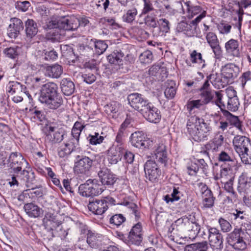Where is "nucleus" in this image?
I'll list each match as a JSON object with an SVG mask.
<instances>
[{
	"mask_svg": "<svg viewBox=\"0 0 251 251\" xmlns=\"http://www.w3.org/2000/svg\"><path fill=\"white\" fill-rule=\"evenodd\" d=\"M95 48L97 54L103 53L108 47L107 44L104 41L99 40L95 42Z\"/></svg>",
	"mask_w": 251,
	"mask_h": 251,
	"instance_id": "nucleus-51",
	"label": "nucleus"
},
{
	"mask_svg": "<svg viewBox=\"0 0 251 251\" xmlns=\"http://www.w3.org/2000/svg\"><path fill=\"white\" fill-rule=\"evenodd\" d=\"M142 240V235L130 231L128 236V242L129 244L139 245Z\"/></svg>",
	"mask_w": 251,
	"mask_h": 251,
	"instance_id": "nucleus-47",
	"label": "nucleus"
},
{
	"mask_svg": "<svg viewBox=\"0 0 251 251\" xmlns=\"http://www.w3.org/2000/svg\"><path fill=\"white\" fill-rule=\"evenodd\" d=\"M77 50L79 54L83 56L89 57L94 53L93 48L89 46L80 45Z\"/></svg>",
	"mask_w": 251,
	"mask_h": 251,
	"instance_id": "nucleus-50",
	"label": "nucleus"
},
{
	"mask_svg": "<svg viewBox=\"0 0 251 251\" xmlns=\"http://www.w3.org/2000/svg\"><path fill=\"white\" fill-rule=\"evenodd\" d=\"M93 162V159L87 156H82L75 163V172L81 174L88 173L92 166Z\"/></svg>",
	"mask_w": 251,
	"mask_h": 251,
	"instance_id": "nucleus-12",
	"label": "nucleus"
},
{
	"mask_svg": "<svg viewBox=\"0 0 251 251\" xmlns=\"http://www.w3.org/2000/svg\"><path fill=\"white\" fill-rule=\"evenodd\" d=\"M82 131L72 128V138L70 139L71 142L74 143V144L78 146L79 136Z\"/></svg>",
	"mask_w": 251,
	"mask_h": 251,
	"instance_id": "nucleus-59",
	"label": "nucleus"
},
{
	"mask_svg": "<svg viewBox=\"0 0 251 251\" xmlns=\"http://www.w3.org/2000/svg\"><path fill=\"white\" fill-rule=\"evenodd\" d=\"M6 88V91L8 93L9 97L10 95L13 96V95L17 94V93H21L26 94L29 99H32L31 96L28 93L26 94L25 91L26 87L25 86L18 82H10L7 85Z\"/></svg>",
	"mask_w": 251,
	"mask_h": 251,
	"instance_id": "nucleus-21",
	"label": "nucleus"
},
{
	"mask_svg": "<svg viewBox=\"0 0 251 251\" xmlns=\"http://www.w3.org/2000/svg\"><path fill=\"white\" fill-rule=\"evenodd\" d=\"M19 48L17 46L15 47H9L3 50L4 54L9 58L11 59H15L19 55Z\"/></svg>",
	"mask_w": 251,
	"mask_h": 251,
	"instance_id": "nucleus-49",
	"label": "nucleus"
},
{
	"mask_svg": "<svg viewBox=\"0 0 251 251\" xmlns=\"http://www.w3.org/2000/svg\"><path fill=\"white\" fill-rule=\"evenodd\" d=\"M245 233L241 228H235L228 235L227 242L234 249L237 251L243 250L247 247L244 241Z\"/></svg>",
	"mask_w": 251,
	"mask_h": 251,
	"instance_id": "nucleus-6",
	"label": "nucleus"
},
{
	"mask_svg": "<svg viewBox=\"0 0 251 251\" xmlns=\"http://www.w3.org/2000/svg\"><path fill=\"white\" fill-rule=\"evenodd\" d=\"M186 128L189 135L197 142L207 140L212 130L209 124L196 116H192L188 118Z\"/></svg>",
	"mask_w": 251,
	"mask_h": 251,
	"instance_id": "nucleus-2",
	"label": "nucleus"
},
{
	"mask_svg": "<svg viewBox=\"0 0 251 251\" xmlns=\"http://www.w3.org/2000/svg\"><path fill=\"white\" fill-rule=\"evenodd\" d=\"M121 204L126 206L131 211V213L134 215L135 219L136 220H139L140 214L138 207L136 204L132 201L124 200V201L121 202Z\"/></svg>",
	"mask_w": 251,
	"mask_h": 251,
	"instance_id": "nucleus-37",
	"label": "nucleus"
},
{
	"mask_svg": "<svg viewBox=\"0 0 251 251\" xmlns=\"http://www.w3.org/2000/svg\"><path fill=\"white\" fill-rule=\"evenodd\" d=\"M219 223L221 226V230L225 232L229 231L231 229L230 224L223 218H220Z\"/></svg>",
	"mask_w": 251,
	"mask_h": 251,
	"instance_id": "nucleus-61",
	"label": "nucleus"
},
{
	"mask_svg": "<svg viewBox=\"0 0 251 251\" xmlns=\"http://www.w3.org/2000/svg\"><path fill=\"white\" fill-rule=\"evenodd\" d=\"M64 133L62 130H57L54 133H49L46 137V141L51 144L60 143L63 139Z\"/></svg>",
	"mask_w": 251,
	"mask_h": 251,
	"instance_id": "nucleus-35",
	"label": "nucleus"
},
{
	"mask_svg": "<svg viewBox=\"0 0 251 251\" xmlns=\"http://www.w3.org/2000/svg\"><path fill=\"white\" fill-rule=\"evenodd\" d=\"M145 23L148 26L155 28L157 27V22L156 18L151 15H147L144 19Z\"/></svg>",
	"mask_w": 251,
	"mask_h": 251,
	"instance_id": "nucleus-60",
	"label": "nucleus"
},
{
	"mask_svg": "<svg viewBox=\"0 0 251 251\" xmlns=\"http://www.w3.org/2000/svg\"><path fill=\"white\" fill-rule=\"evenodd\" d=\"M120 104L116 101H113L104 106V111L108 114L116 113L118 111Z\"/></svg>",
	"mask_w": 251,
	"mask_h": 251,
	"instance_id": "nucleus-52",
	"label": "nucleus"
},
{
	"mask_svg": "<svg viewBox=\"0 0 251 251\" xmlns=\"http://www.w3.org/2000/svg\"><path fill=\"white\" fill-rule=\"evenodd\" d=\"M207 249V244L205 241L187 245L184 251H206Z\"/></svg>",
	"mask_w": 251,
	"mask_h": 251,
	"instance_id": "nucleus-38",
	"label": "nucleus"
},
{
	"mask_svg": "<svg viewBox=\"0 0 251 251\" xmlns=\"http://www.w3.org/2000/svg\"><path fill=\"white\" fill-rule=\"evenodd\" d=\"M63 72L62 66L58 64H54L52 65L48 66L45 68V75L46 76L52 78H59Z\"/></svg>",
	"mask_w": 251,
	"mask_h": 251,
	"instance_id": "nucleus-23",
	"label": "nucleus"
},
{
	"mask_svg": "<svg viewBox=\"0 0 251 251\" xmlns=\"http://www.w3.org/2000/svg\"><path fill=\"white\" fill-rule=\"evenodd\" d=\"M205 105L201 100H189L187 103V109L189 111H192L195 108H199L201 106Z\"/></svg>",
	"mask_w": 251,
	"mask_h": 251,
	"instance_id": "nucleus-54",
	"label": "nucleus"
},
{
	"mask_svg": "<svg viewBox=\"0 0 251 251\" xmlns=\"http://www.w3.org/2000/svg\"><path fill=\"white\" fill-rule=\"evenodd\" d=\"M166 69L159 65H152L148 70V75L150 76L155 77V79H162L166 76Z\"/></svg>",
	"mask_w": 251,
	"mask_h": 251,
	"instance_id": "nucleus-26",
	"label": "nucleus"
},
{
	"mask_svg": "<svg viewBox=\"0 0 251 251\" xmlns=\"http://www.w3.org/2000/svg\"><path fill=\"white\" fill-rule=\"evenodd\" d=\"M24 209L26 213L32 218L39 217L43 212L42 208L32 202L25 204Z\"/></svg>",
	"mask_w": 251,
	"mask_h": 251,
	"instance_id": "nucleus-29",
	"label": "nucleus"
},
{
	"mask_svg": "<svg viewBox=\"0 0 251 251\" xmlns=\"http://www.w3.org/2000/svg\"><path fill=\"white\" fill-rule=\"evenodd\" d=\"M208 240L210 246L217 250L223 248V238L219 230L215 227H208Z\"/></svg>",
	"mask_w": 251,
	"mask_h": 251,
	"instance_id": "nucleus-8",
	"label": "nucleus"
},
{
	"mask_svg": "<svg viewBox=\"0 0 251 251\" xmlns=\"http://www.w3.org/2000/svg\"><path fill=\"white\" fill-rule=\"evenodd\" d=\"M127 100L131 107L141 113L148 121L154 123L159 122L161 117L160 110L141 94H130Z\"/></svg>",
	"mask_w": 251,
	"mask_h": 251,
	"instance_id": "nucleus-1",
	"label": "nucleus"
},
{
	"mask_svg": "<svg viewBox=\"0 0 251 251\" xmlns=\"http://www.w3.org/2000/svg\"><path fill=\"white\" fill-rule=\"evenodd\" d=\"M82 77L84 81L89 84L93 83L96 79V75L93 73L89 72H87L82 75Z\"/></svg>",
	"mask_w": 251,
	"mask_h": 251,
	"instance_id": "nucleus-63",
	"label": "nucleus"
},
{
	"mask_svg": "<svg viewBox=\"0 0 251 251\" xmlns=\"http://www.w3.org/2000/svg\"><path fill=\"white\" fill-rule=\"evenodd\" d=\"M219 160L222 162H226L227 164L226 166H235L237 162L233 158L231 157L226 152L222 151L219 154L218 157Z\"/></svg>",
	"mask_w": 251,
	"mask_h": 251,
	"instance_id": "nucleus-42",
	"label": "nucleus"
},
{
	"mask_svg": "<svg viewBox=\"0 0 251 251\" xmlns=\"http://www.w3.org/2000/svg\"><path fill=\"white\" fill-rule=\"evenodd\" d=\"M212 84L218 89L224 88L228 84H230L229 82L226 79H222L217 74H211L207 76Z\"/></svg>",
	"mask_w": 251,
	"mask_h": 251,
	"instance_id": "nucleus-33",
	"label": "nucleus"
},
{
	"mask_svg": "<svg viewBox=\"0 0 251 251\" xmlns=\"http://www.w3.org/2000/svg\"><path fill=\"white\" fill-rule=\"evenodd\" d=\"M215 95L217 98L215 101L216 104L220 108L222 111L225 112L226 115H231V114L227 110H226V103L228 100L227 98V94H226V96H223L221 92H216Z\"/></svg>",
	"mask_w": 251,
	"mask_h": 251,
	"instance_id": "nucleus-31",
	"label": "nucleus"
},
{
	"mask_svg": "<svg viewBox=\"0 0 251 251\" xmlns=\"http://www.w3.org/2000/svg\"><path fill=\"white\" fill-rule=\"evenodd\" d=\"M201 100L205 105L209 103L213 99L215 91L212 90L200 91Z\"/></svg>",
	"mask_w": 251,
	"mask_h": 251,
	"instance_id": "nucleus-41",
	"label": "nucleus"
},
{
	"mask_svg": "<svg viewBox=\"0 0 251 251\" xmlns=\"http://www.w3.org/2000/svg\"><path fill=\"white\" fill-rule=\"evenodd\" d=\"M240 72L239 67L233 63H228L221 68V75L225 79L232 83Z\"/></svg>",
	"mask_w": 251,
	"mask_h": 251,
	"instance_id": "nucleus-9",
	"label": "nucleus"
},
{
	"mask_svg": "<svg viewBox=\"0 0 251 251\" xmlns=\"http://www.w3.org/2000/svg\"><path fill=\"white\" fill-rule=\"evenodd\" d=\"M46 218L48 221L47 223V228L50 231H52L61 224V222L57 220L55 217L50 213L48 214Z\"/></svg>",
	"mask_w": 251,
	"mask_h": 251,
	"instance_id": "nucleus-40",
	"label": "nucleus"
},
{
	"mask_svg": "<svg viewBox=\"0 0 251 251\" xmlns=\"http://www.w3.org/2000/svg\"><path fill=\"white\" fill-rule=\"evenodd\" d=\"M124 148L121 145H113L107 151V158L111 164H116L122 159Z\"/></svg>",
	"mask_w": 251,
	"mask_h": 251,
	"instance_id": "nucleus-11",
	"label": "nucleus"
},
{
	"mask_svg": "<svg viewBox=\"0 0 251 251\" xmlns=\"http://www.w3.org/2000/svg\"><path fill=\"white\" fill-rule=\"evenodd\" d=\"M98 176L100 178L102 184L101 185L102 186L103 185H112L116 180V177L115 176V175L107 169L99 171Z\"/></svg>",
	"mask_w": 251,
	"mask_h": 251,
	"instance_id": "nucleus-24",
	"label": "nucleus"
},
{
	"mask_svg": "<svg viewBox=\"0 0 251 251\" xmlns=\"http://www.w3.org/2000/svg\"><path fill=\"white\" fill-rule=\"evenodd\" d=\"M225 49L226 53L233 57H240L241 53L237 40L233 39L229 40L225 44Z\"/></svg>",
	"mask_w": 251,
	"mask_h": 251,
	"instance_id": "nucleus-25",
	"label": "nucleus"
},
{
	"mask_svg": "<svg viewBox=\"0 0 251 251\" xmlns=\"http://www.w3.org/2000/svg\"><path fill=\"white\" fill-rule=\"evenodd\" d=\"M224 136L223 133L221 131H218L215 133L214 137L213 139L212 143H209L205 145V148L206 151L205 152L208 154L209 152H214L218 150L219 147L222 146L224 142Z\"/></svg>",
	"mask_w": 251,
	"mask_h": 251,
	"instance_id": "nucleus-17",
	"label": "nucleus"
},
{
	"mask_svg": "<svg viewBox=\"0 0 251 251\" xmlns=\"http://www.w3.org/2000/svg\"><path fill=\"white\" fill-rule=\"evenodd\" d=\"M87 243L92 248H96L98 246V239L92 232H88L87 233Z\"/></svg>",
	"mask_w": 251,
	"mask_h": 251,
	"instance_id": "nucleus-55",
	"label": "nucleus"
},
{
	"mask_svg": "<svg viewBox=\"0 0 251 251\" xmlns=\"http://www.w3.org/2000/svg\"><path fill=\"white\" fill-rule=\"evenodd\" d=\"M241 85L244 88L249 81H251V71H248L244 72L240 78Z\"/></svg>",
	"mask_w": 251,
	"mask_h": 251,
	"instance_id": "nucleus-64",
	"label": "nucleus"
},
{
	"mask_svg": "<svg viewBox=\"0 0 251 251\" xmlns=\"http://www.w3.org/2000/svg\"><path fill=\"white\" fill-rule=\"evenodd\" d=\"M208 169V166L203 159H198L195 162H192L187 167L188 173L191 176L196 175L200 170L206 175L207 173Z\"/></svg>",
	"mask_w": 251,
	"mask_h": 251,
	"instance_id": "nucleus-18",
	"label": "nucleus"
},
{
	"mask_svg": "<svg viewBox=\"0 0 251 251\" xmlns=\"http://www.w3.org/2000/svg\"><path fill=\"white\" fill-rule=\"evenodd\" d=\"M146 137L145 135L141 131L133 133L130 137V141L132 146L141 149L142 148L143 141Z\"/></svg>",
	"mask_w": 251,
	"mask_h": 251,
	"instance_id": "nucleus-30",
	"label": "nucleus"
},
{
	"mask_svg": "<svg viewBox=\"0 0 251 251\" xmlns=\"http://www.w3.org/2000/svg\"><path fill=\"white\" fill-rule=\"evenodd\" d=\"M251 185V177L248 178L244 175L240 176L238 179V190L239 192L245 191L248 189Z\"/></svg>",
	"mask_w": 251,
	"mask_h": 251,
	"instance_id": "nucleus-36",
	"label": "nucleus"
},
{
	"mask_svg": "<svg viewBox=\"0 0 251 251\" xmlns=\"http://www.w3.org/2000/svg\"><path fill=\"white\" fill-rule=\"evenodd\" d=\"M137 15V9L135 7H132L127 11L126 14L123 16V18L124 21L127 23H131L135 19Z\"/></svg>",
	"mask_w": 251,
	"mask_h": 251,
	"instance_id": "nucleus-46",
	"label": "nucleus"
},
{
	"mask_svg": "<svg viewBox=\"0 0 251 251\" xmlns=\"http://www.w3.org/2000/svg\"><path fill=\"white\" fill-rule=\"evenodd\" d=\"M228 100L226 103V109L231 111L238 110L239 102L236 95V91L232 88H227L226 91Z\"/></svg>",
	"mask_w": 251,
	"mask_h": 251,
	"instance_id": "nucleus-16",
	"label": "nucleus"
},
{
	"mask_svg": "<svg viewBox=\"0 0 251 251\" xmlns=\"http://www.w3.org/2000/svg\"><path fill=\"white\" fill-rule=\"evenodd\" d=\"M176 94V84L174 81H170L164 91L165 97L169 99H173Z\"/></svg>",
	"mask_w": 251,
	"mask_h": 251,
	"instance_id": "nucleus-43",
	"label": "nucleus"
},
{
	"mask_svg": "<svg viewBox=\"0 0 251 251\" xmlns=\"http://www.w3.org/2000/svg\"><path fill=\"white\" fill-rule=\"evenodd\" d=\"M88 207L95 214L102 215L107 210L108 205L103 199H95L89 201Z\"/></svg>",
	"mask_w": 251,
	"mask_h": 251,
	"instance_id": "nucleus-15",
	"label": "nucleus"
},
{
	"mask_svg": "<svg viewBox=\"0 0 251 251\" xmlns=\"http://www.w3.org/2000/svg\"><path fill=\"white\" fill-rule=\"evenodd\" d=\"M60 88L62 93L66 96H70L75 91L74 82L69 78H64L60 81Z\"/></svg>",
	"mask_w": 251,
	"mask_h": 251,
	"instance_id": "nucleus-28",
	"label": "nucleus"
},
{
	"mask_svg": "<svg viewBox=\"0 0 251 251\" xmlns=\"http://www.w3.org/2000/svg\"><path fill=\"white\" fill-rule=\"evenodd\" d=\"M190 220L186 217H181L177 220H176L174 224L172 225V227L173 230H174L175 228L177 226H180V227L184 229H189V226L191 224Z\"/></svg>",
	"mask_w": 251,
	"mask_h": 251,
	"instance_id": "nucleus-39",
	"label": "nucleus"
},
{
	"mask_svg": "<svg viewBox=\"0 0 251 251\" xmlns=\"http://www.w3.org/2000/svg\"><path fill=\"white\" fill-rule=\"evenodd\" d=\"M234 180L222 181V183L224 184L225 190L231 194L233 198H236V194L233 189V182Z\"/></svg>",
	"mask_w": 251,
	"mask_h": 251,
	"instance_id": "nucleus-56",
	"label": "nucleus"
},
{
	"mask_svg": "<svg viewBox=\"0 0 251 251\" xmlns=\"http://www.w3.org/2000/svg\"><path fill=\"white\" fill-rule=\"evenodd\" d=\"M153 153L156 161L164 166H166L168 161L166 146L162 143L158 144L154 147Z\"/></svg>",
	"mask_w": 251,
	"mask_h": 251,
	"instance_id": "nucleus-20",
	"label": "nucleus"
},
{
	"mask_svg": "<svg viewBox=\"0 0 251 251\" xmlns=\"http://www.w3.org/2000/svg\"><path fill=\"white\" fill-rule=\"evenodd\" d=\"M9 163L13 171H21L22 167L27 165L28 162L22 155L18 152H12L9 157Z\"/></svg>",
	"mask_w": 251,
	"mask_h": 251,
	"instance_id": "nucleus-13",
	"label": "nucleus"
},
{
	"mask_svg": "<svg viewBox=\"0 0 251 251\" xmlns=\"http://www.w3.org/2000/svg\"><path fill=\"white\" fill-rule=\"evenodd\" d=\"M90 144L93 145H96L101 143L104 140V137L99 134V133L95 132L93 134H90L88 137Z\"/></svg>",
	"mask_w": 251,
	"mask_h": 251,
	"instance_id": "nucleus-48",
	"label": "nucleus"
},
{
	"mask_svg": "<svg viewBox=\"0 0 251 251\" xmlns=\"http://www.w3.org/2000/svg\"><path fill=\"white\" fill-rule=\"evenodd\" d=\"M234 148L239 155L247 154L249 148L251 146L249 138L244 136L237 135L233 140Z\"/></svg>",
	"mask_w": 251,
	"mask_h": 251,
	"instance_id": "nucleus-7",
	"label": "nucleus"
},
{
	"mask_svg": "<svg viewBox=\"0 0 251 251\" xmlns=\"http://www.w3.org/2000/svg\"><path fill=\"white\" fill-rule=\"evenodd\" d=\"M153 57L151 51L149 50H146L140 54L139 59L141 63L148 64L152 61Z\"/></svg>",
	"mask_w": 251,
	"mask_h": 251,
	"instance_id": "nucleus-45",
	"label": "nucleus"
},
{
	"mask_svg": "<svg viewBox=\"0 0 251 251\" xmlns=\"http://www.w3.org/2000/svg\"><path fill=\"white\" fill-rule=\"evenodd\" d=\"M78 25L77 20L75 17L66 18H52L46 25L48 29H59L64 30H75Z\"/></svg>",
	"mask_w": 251,
	"mask_h": 251,
	"instance_id": "nucleus-4",
	"label": "nucleus"
},
{
	"mask_svg": "<svg viewBox=\"0 0 251 251\" xmlns=\"http://www.w3.org/2000/svg\"><path fill=\"white\" fill-rule=\"evenodd\" d=\"M77 146L68 140L58 148V154L62 158L66 157L70 154Z\"/></svg>",
	"mask_w": 251,
	"mask_h": 251,
	"instance_id": "nucleus-27",
	"label": "nucleus"
},
{
	"mask_svg": "<svg viewBox=\"0 0 251 251\" xmlns=\"http://www.w3.org/2000/svg\"><path fill=\"white\" fill-rule=\"evenodd\" d=\"M236 166L225 165L220 170L219 176L217 175V177L220 178L221 181L226 180H234L235 178V170Z\"/></svg>",
	"mask_w": 251,
	"mask_h": 251,
	"instance_id": "nucleus-22",
	"label": "nucleus"
},
{
	"mask_svg": "<svg viewBox=\"0 0 251 251\" xmlns=\"http://www.w3.org/2000/svg\"><path fill=\"white\" fill-rule=\"evenodd\" d=\"M183 14L187 13L188 17H193L197 14L203 13L206 11L199 5H194L190 1L184 2L181 5Z\"/></svg>",
	"mask_w": 251,
	"mask_h": 251,
	"instance_id": "nucleus-19",
	"label": "nucleus"
},
{
	"mask_svg": "<svg viewBox=\"0 0 251 251\" xmlns=\"http://www.w3.org/2000/svg\"><path fill=\"white\" fill-rule=\"evenodd\" d=\"M39 100L48 108L52 110L59 108L63 101L58 93L57 85L53 82H49L42 86Z\"/></svg>",
	"mask_w": 251,
	"mask_h": 251,
	"instance_id": "nucleus-3",
	"label": "nucleus"
},
{
	"mask_svg": "<svg viewBox=\"0 0 251 251\" xmlns=\"http://www.w3.org/2000/svg\"><path fill=\"white\" fill-rule=\"evenodd\" d=\"M11 24L9 25V28H15L20 30L24 28L23 24L21 20L17 18H13L10 20Z\"/></svg>",
	"mask_w": 251,
	"mask_h": 251,
	"instance_id": "nucleus-57",
	"label": "nucleus"
},
{
	"mask_svg": "<svg viewBox=\"0 0 251 251\" xmlns=\"http://www.w3.org/2000/svg\"><path fill=\"white\" fill-rule=\"evenodd\" d=\"M144 171L147 178L154 182L161 174L156 163L152 160H148L144 165Z\"/></svg>",
	"mask_w": 251,
	"mask_h": 251,
	"instance_id": "nucleus-10",
	"label": "nucleus"
},
{
	"mask_svg": "<svg viewBox=\"0 0 251 251\" xmlns=\"http://www.w3.org/2000/svg\"><path fill=\"white\" fill-rule=\"evenodd\" d=\"M23 177L25 178V182L27 187H29V183L32 182L35 179V175L34 172H29L25 170L22 171Z\"/></svg>",
	"mask_w": 251,
	"mask_h": 251,
	"instance_id": "nucleus-53",
	"label": "nucleus"
},
{
	"mask_svg": "<svg viewBox=\"0 0 251 251\" xmlns=\"http://www.w3.org/2000/svg\"><path fill=\"white\" fill-rule=\"evenodd\" d=\"M25 31L27 37L32 38L38 32L36 23L32 19H28L25 22Z\"/></svg>",
	"mask_w": 251,
	"mask_h": 251,
	"instance_id": "nucleus-32",
	"label": "nucleus"
},
{
	"mask_svg": "<svg viewBox=\"0 0 251 251\" xmlns=\"http://www.w3.org/2000/svg\"><path fill=\"white\" fill-rule=\"evenodd\" d=\"M191 61L193 63H199L201 65L202 68L205 67V61L202 58L201 53L198 52L196 50H193L190 54Z\"/></svg>",
	"mask_w": 251,
	"mask_h": 251,
	"instance_id": "nucleus-44",
	"label": "nucleus"
},
{
	"mask_svg": "<svg viewBox=\"0 0 251 251\" xmlns=\"http://www.w3.org/2000/svg\"><path fill=\"white\" fill-rule=\"evenodd\" d=\"M205 37L207 42L212 49L216 58L217 59L220 58L222 54V50L216 34L213 32H208Z\"/></svg>",
	"mask_w": 251,
	"mask_h": 251,
	"instance_id": "nucleus-14",
	"label": "nucleus"
},
{
	"mask_svg": "<svg viewBox=\"0 0 251 251\" xmlns=\"http://www.w3.org/2000/svg\"><path fill=\"white\" fill-rule=\"evenodd\" d=\"M96 179H89L85 183L80 185L78 192L80 195L86 197H93L101 194L104 189Z\"/></svg>",
	"mask_w": 251,
	"mask_h": 251,
	"instance_id": "nucleus-5",
	"label": "nucleus"
},
{
	"mask_svg": "<svg viewBox=\"0 0 251 251\" xmlns=\"http://www.w3.org/2000/svg\"><path fill=\"white\" fill-rule=\"evenodd\" d=\"M126 218L122 214H116L113 215L110 219V223L115 226H119L121 225L124 221Z\"/></svg>",
	"mask_w": 251,
	"mask_h": 251,
	"instance_id": "nucleus-58",
	"label": "nucleus"
},
{
	"mask_svg": "<svg viewBox=\"0 0 251 251\" xmlns=\"http://www.w3.org/2000/svg\"><path fill=\"white\" fill-rule=\"evenodd\" d=\"M160 29L163 33H168L170 30V23L166 19H160Z\"/></svg>",
	"mask_w": 251,
	"mask_h": 251,
	"instance_id": "nucleus-62",
	"label": "nucleus"
},
{
	"mask_svg": "<svg viewBox=\"0 0 251 251\" xmlns=\"http://www.w3.org/2000/svg\"><path fill=\"white\" fill-rule=\"evenodd\" d=\"M124 54L121 51H114L107 57L108 61L112 64L121 65L123 64Z\"/></svg>",
	"mask_w": 251,
	"mask_h": 251,
	"instance_id": "nucleus-34",
	"label": "nucleus"
}]
</instances>
